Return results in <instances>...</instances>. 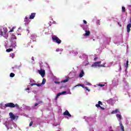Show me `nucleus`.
<instances>
[{
  "instance_id": "nucleus-37",
  "label": "nucleus",
  "mask_w": 131,
  "mask_h": 131,
  "mask_svg": "<svg viewBox=\"0 0 131 131\" xmlns=\"http://www.w3.org/2000/svg\"><path fill=\"white\" fill-rule=\"evenodd\" d=\"M86 84H87V85H92L91 83L88 82H86Z\"/></svg>"
},
{
  "instance_id": "nucleus-47",
  "label": "nucleus",
  "mask_w": 131,
  "mask_h": 131,
  "mask_svg": "<svg viewBox=\"0 0 131 131\" xmlns=\"http://www.w3.org/2000/svg\"><path fill=\"white\" fill-rule=\"evenodd\" d=\"M118 25H119V23H118Z\"/></svg>"
},
{
  "instance_id": "nucleus-32",
  "label": "nucleus",
  "mask_w": 131,
  "mask_h": 131,
  "mask_svg": "<svg viewBox=\"0 0 131 131\" xmlns=\"http://www.w3.org/2000/svg\"><path fill=\"white\" fill-rule=\"evenodd\" d=\"M37 83H33L31 84V86H33V85H36Z\"/></svg>"
},
{
  "instance_id": "nucleus-46",
  "label": "nucleus",
  "mask_w": 131,
  "mask_h": 131,
  "mask_svg": "<svg viewBox=\"0 0 131 131\" xmlns=\"http://www.w3.org/2000/svg\"><path fill=\"white\" fill-rule=\"evenodd\" d=\"M1 120H2V118L0 117V122H1Z\"/></svg>"
},
{
  "instance_id": "nucleus-2",
  "label": "nucleus",
  "mask_w": 131,
  "mask_h": 131,
  "mask_svg": "<svg viewBox=\"0 0 131 131\" xmlns=\"http://www.w3.org/2000/svg\"><path fill=\"white\" fill-rule=\"evenodd\" d=\"M52 40L54 42H56V43H58V45H60L62 42V40L59 38L57 36L53 35L52 37Z\"/></svg>"
},
{
  "instance_id": "nucleus-7",
  "label": "nucleus",
  "mask_w": 131,
  "mask_h": 131,
  "mask_svg": "<svg viewBox=\"0 0 131 131\" xmlns=\"http://www.w3.org/2000/svg\"><path fill=\"white\" fill-rule=\"evenodd\" d=\"M63 115L69 116V117H71V114L69 113V112H68L67 110H66L63 114Z\"/></svg>"
},
{
  "instance_id": "nucleus-22",
  "label": "nucleus",
  "mask_w": 131,
  "mask_h": 131,
  "mask_svg": "<svg viewBox=\"0 0 131 131\" xmlns=\"http://www.w3.org/2000/svg\"><path fill=\"white\" fill-rule=\"evenodd\" d=\"M28 20H29V18H28V17L27 16H26L25 18V21L28 22Z\"/></svg>"
},
{
  "instance_id": "nucleus-41",
  "label": "nucleus",
  "mask_w": 131,
  "mask_h": 131,
  "mask_svg": "<svg viewBox=\"0 0 131 131\" xmlns=\"http://www.w3.org/2000/svg\"><path fill=\"white\" fill-rule=\"evenodd\" d=\"M98 60V57H95L94 59V61H97Z\"/></svg>"
},
{
  "instance_id": "nucleus-9",
  "label": "nucleus",
  "mask_w": 131,
  "mask_h": 131,
  "mask_svg": "<svg viewBox=\"0 0 131 131\" xmlns=\"http://www.w3.org/2000/svg\"><path fill=\"white\" fill-rule=\"evenodd\" d=\"M35 15H36V13H31L29 16V19H34V17H35Z\"/></svg>"
},
{
  "instance_id": "nucleus-24",
  "label": "nucleus",
  "mask_w": 131,
  "mask_h": 131,
  "mask_svg": "<svg viewBox=\"0 0 131 131\" xmlns=\"http://www.w3.org/2000/svg\"><path fill=\"white\" fill-rule=\"evenodd\" d=\"M10 77H14V76H15V74L13 73H11L10 74Z\"/></svg>"
},
{
  "instance_id": "nucleus-39",
  "label": "nucleus",
  "mask_w": 131,
  "mask_h": 131,
  "mask_svg": "<svg viewBox=\"0 0 131 131\" xmlns=\"http://www.w3.org/2000/svg\"><path fill=\"white\" fill-rule=\"evenodd\" d=\"M12 38L13 39H17V38L16 37V36H14L13 37H12Z\"/></svg>"
},
{
  "instance_id": "nucleus-3",
  "label": "nucleus",
  "mask_w": 131,
  "mask_h": 131,
  "mask_svg": "<svg viewBox=\"0 0 131 131\" xmlns=\"http://www.w3.org/2000/svg\"><path fill=\"white\" fill-rule=\"evenodd\" d=\"M9 116L11 120H15L16 119H18V118L19 117L18 116L14 115V114H13V113H10Z\"/></svg>"
},
{
  "instance_id": "nucleus-45",
  "label": "nucleus",
  "mask_w": 131,
  "mask_h": 131,
  "mask_svg": "<svg viewBox=\"0 0 131 131\" xmlns=\"http://www.w3.org/2000/svg\"><path fill=\"white\" fill-rule=\"evenodd\" d=\"M26 90H27V91H29L30 89L29 88H27Z\"/></svg>"
},
{
  "instance_id": "nucleus-12",
  "label": "nucleus",
  "mask_w": 131,
  "mask_h": 131,
  "mask_svg": "<svg viewBox=\"0 0 131 131\" xmlns=\"http://www.w3.org/2000/svg\"><path fill=\"white\" fill-rule=\"evenodd\" d=\"M95 106L97 107V108H100V109H102V110H105V108L101 106V105H99V103L96 104Z\"/></svg>"
},
{
  "instance_id": "nucleus-42",
  "label": "nucleus",
  "mask_w": 131,
  "mask_h": 131,
  "mask_svg": "<svg viewBox=\"0 0 131 131\" xmlns=\"http://www.w3.org/2000/svg\"><path fill=\"white\" fill-rule=\"evenodd\" d=\"M60 51V49H57L56 50V52H59Z\"/></svg>"
},
{
  "instance_id": "nucleus-17",
  "label": "nucleus",
  "mask_w": 131,
  "mask_h": 131,
  "mask_svg": "<svg viewBox=\"0 0 131 131\" xmlns=\"http://www.w3.org/2000/svg\"><path fill=\"white\" fill-rule=\"evenodd\" d=\"M6 52H7V53H10V52H13V49L9 48L6 50Z\"/></svg>"
},
{
  "instance_id": "nucleus-23",
  "label": "nucleus",
  "mask_w": 131,
  "mask_h": 131,
  "mask_svg": "<svg viewBox=\"0 0 131 131\" xmlns=\"http://www.w3.org/2000/svg\"><path fill=\"white\" fill-rule=\"evenodd\" d=\"M68 80H69L68 79H66L65 80L61 81V82H63V83L67 82L68 81Z\"/></svg>"
},
{
  "instance_id": "nucleus-30",
  "label": "nucleus",
  "mask_w": 131,
  "mask_h": 131,
  "mask_svg": "<svg viewBox=\"0 0 131 131\" xmlns=\"http://www.w3.org/2000/svg\"><path fill=\"white\" fill-rule=\"evenodd\" d=\"M32 124H33V122L32 121H31L30 122L29 126H32Z\"/></svg>"
},
{
  "instance_id": "nucleus-21",
  "label": "nucleus",
  "mask_w": 131,
  "mask_h": 131,
  "mask_svg": "<svg viewBox=\"0 0 131 131\" xmlns=\"http://www.w3.org/2000/svg\"><path fill=\"white\" fill-rule=\"evenodd\" d=\"M122 11L123 13H124L125 12V7H122Z\"/></svg>"
},
{
  "instance_id": "nucleus-1",
  "label": "nucleus",
  "mask_w": 131,
  "mask_h": 131,
  "mask_svg": "<svg viewBox=\"0 0 131 131\" xmlns=\"http://www.w3.org/2000/svg\"><path fill=\"white\" fill-rule=\"evenodd\" d=\"M5 107H9L10 108H15V107H16V108L19 109V105H18L17 103L15 104L13 103L10 102L5 104Z\"/></svg>"
},
{
  "instance_id": "nucleus-16",
  "label": "nucleus",
  "mask_w": 131,
  "mask_h": 131,
  "mask_svg": "<svg viewBox=\"0 0 131 131\" xmlns=\"http://www.w3.org/2000/svg\"><path fill=\"white\" fill-rule=\"evenodd\" d=\"M6 126L7 127V129H9V128H10V129H13V127L12 126H11V124H9L8 125L6 124Z\"/></svg>"
},
{
  "instance_id": "nucleus-25",
  "label": "nucleus",
  "mask_w": 131,
  "mask_h": 131,
  "mask_svg": "<svg viewBox=\"0 0 131 131\" xmlns=\"http://www.w3.org/2000/svg\"><path fill=\"white\" fill-rule=\"evenodd\" d=\"M105 64L106 63H104L103 64H100L99 67H106V66H105Z\"/></svg>"
},
{
  "instance_id": "nucleus-33",
  "label": "nucleus",
  "mask_w": 131,
  "mask_h": 131,
  "mask_svg": "<svg viewBox=\"0 0 131 131\" xmlns=\"http://www.w3.org/2000/svg\"><path fill=\"white\" fill-rule=\"evenodd\" d=\"M85 89L86 90L88 91V92H90V90L88 87H85Z\"/></svg>"
},
{
  "instance_id": "nucleus-19",
  "label": "nucleus",
  "mask_w": 131,
  "mask_h": 131,
  "mask_svg": "<svg viewBox=\"0 0 131 131\" xmlns=\"http://www.w3.org/2000/svg\"><path fill=\"white\" fill-rule=\"evenodd\" d=\"M10 57H11L12 59H14V58H15V53H11L10 54Z\"/></svg>"
},
{
  "instance_id": "nucleus-48",
  "label": "nucleus",
  "mask_w": 131,
  "mask_h": 131,
  "mask_svg": "<svg viewBox=\"0 0 131 131\" xmlns=\"http://www.w3.org/2000/svg\"><path fill=\"white\" fill-rule=\"evenodd\" d=\"M120 27H121V25H120Z\"/></svg>"
},
{
  "instance_id": "nucleus-4",
  "label": "nucleus",
  "mask_w": 131,
  "mask_h": 131,
  "mask_svg": "<svg viewBox=\"0 0 131 131\" xmlns=\"http://www.w3.org/2000/svg\"><path fill=\"white\" fill-rule=\"evenodd\" d=\"M101 63H102V61H96L91 66V67H100Z\"/></svg>"
},
{
  "instance_id": "nucleus-28",
  "label": "nucleus",
  "mask_w": 131,
  "mask_h": 131,
  "mask_svg": "<svg viewBox=\"0 0 131 131\" xmlns=\"http://www.w3.org/2000/svg\"><path fill=\"white\" fill-rule=\"evenodd\" d=\"M4 32H3L2 31L0 32V36H4Z\"/></svg>"
},
{
  "instance_id": "nucleus-34",
  "label": "nucleus",
  "mask_w": 131,
  "mask_h": 131,
  "mask_svg": "<svg viewBox=\"0 0 131 131\" xmlns=\"http://www.w3.org/2000/svg\"><path fill=\"white\" fill-rule=\"evenodd\" d=\"M37 86H40L41 85H42V84L41 83H38L36 84Z\"/></svg>"
},
{
  "instance_id": "nucleus-20",
  "label": "nucleus",
  "mask_w": 131,
  "mask_h": 131,
  "mask_svg": "<svg viewBox=\"0 0 131 131\" xmlns=\"http://www.w3.org/2000/svg\"><path fill=\"white\" fill-rule=\"evenodd\" d=\"M46 81H47V80H46L45 78H43L42 79V83H41V84H45V83H46Z\"/></svg>"
},
{
  "instance_id": "nucleus-18",
  "label": "nucleus",
  "mask_w": 131,
  "mask_h": 131,
  "mask_svg": "<svg viewBox=\"0 0 131 131\" xmlns=\"http://www.w3.org/2000/svg\"><path fill=\"white\" fill-rule=\"evenodd\" d=\"M116 117H117V118H119L120 119V120H121V115L120 114H117L116 115Z\"/></svg>"
},
{
  "instance_id": "nucleus-40",
  "label": "nucleus",
  "mask_w": 131,
  "mask_h": 131,
  "mask_svg": "<svg viewBox=\"0 0 131 131\" xmlns=\"http://www.w3.org/2000/svg\"><path fill=\"white\" fill-rule=\"evenodd\" d=\"M38 104H39L38 103H38H35V107H36V106H38Z\"/></svg>"
},
{
  "instance_id": "nucleus-44",
  "label": "nucleus",
  "mask_w": 131,
  "mask_h": 131,
  "mask_svg": "<svg viewBox=\"0 0 131 131\" xmlns=\"http://www.w3.org/2000/svg\"><path fill=\"white\" fill-rule=\"evenodd\" d=\"M40 103H42V101H39V102H38V104H40Z\"/></svg>"
},
{
  "instance_id": "nucleus-8",
  "label": "nucleus",
  "mask_w": 131,
  "mask_h": 131,
  "mask_svg": "<svg viewBox=\"0 0 131 131\" xmlns=\"http://www.w3.org/2000/svg\"><path fill=\"white\" fill-rule=\"evenodd\" d=\"M16 45H17V43L15 42V41H11V47L12 48H16Z\"/></svg>"
},
{
  "instance_id": "nucleus-10",
  "label": "nucleus",
  "mask_w": 131,
  "mask_h": 131,
  "mask_svg": "<svg viewBox=\"0 0 131 131\" xmlns=\"http://www.w3.org/2000/svg\"><path fill=\"white\" fill-rule=\"evenodd\" d=\"M85 33L83 34L84 36H89L90 34H91V32L90 31L85 30Z\"/></svg>"
},
{
  "instance_id": "nucleus-31",
  "label": "nucleus",
  "mask_w": 131,
  "mask_h": 131,
  "mask_svg": "<svg viewBox=\"0 0 131 131\" xmlns=\"http://www.w3.org/2000/svg\"><path fill=\"white\" fill-rule=\"evenodd\" d=\"M14 29H15V28L13 27L9 31V32H13L14 31Z\"/></svg>"
},
{
  "instance_id": "nucleus-13",
  "label": "nucleus",
  "mask_w": 131,
  "mask_h": 131,
  "mask_svg": "<svg viewBox=\"0 0 131 131\" xmlns=\"http://www.w3.org/2000/svg\"><path fill=\"white\" fill-rule=\"evenodd\" d=\"M77 86H81L82 88H83V89H85V86H84V85L83 84H78L77 85H76L74 88H76Z\"/></svg>"
},
{
  "instance_id": "nucleus-14",
  "label": "nucleus",
  "mask_w": 131,
  "mask_h": 131,
  "mask_svg": "<svg viewBox=\"0 0 131 131\" xmlns=\"http://www.w3.org/2000/svg\"><path fill=\"white\" fill-rule=\"evenodd\" d=\"M118 112H119V110L116 108L115 111H113L112 112V114H116V113H118Z\"/></svg>"
},
{
  "instance_id": "nucleus-38",
  "label": "nucleus",
  "mask_w": 131,
  "mask_h": 131,
  "mask_svg": "<svg viewBox=\"0 0 131 131\" xmlns=\"http://www.w3.org/2000/svg\"><path fill=\"white\" fill-rule=\"evenodd\" d=\"M83 23L84 24H88V22H86L85 20H83Z\"/></svg>"
},
{
  "instance_id": "nucleus-11",
  "label": "nucleus",
  "mask_w": 131,
  "mask_h": 131,
  "mask_svg": "<svg viewBox=\"0 0 131 131\" xmlns=\"http://www.w3.org/2000/svg\"><path fill=\"white\" fill-rule=\"evenodd\" d=\"M119 124H120V126L121 130L124 131V126H123V124H122V123H121V121L119 122Z\"/></svg>"
},
{
  "instance_id": "nucleus-5",
  "label": "nucleus",
  "mask_w": 131,
  "mask_h": 131,
  "mask_svg": "<svg viewBox=\"0 0 131 131\" xmlns=\"http://www.w3.org/2000/svg\"><path fill=\"white\" fill-rule=\"evenodd\" d=\"M38 72L42 78L45 77V75H46V71L45 70H38Z\"/></svg>"
},
{
  "instance_id": "nucleus-43",
  "label": "nucleus",
  "mask_w": 131,
  "mask_h": 131,
  "mask_svg": "<svg viewBox=\"0 0 131 131\" xmlns=\"http://www.w3.org/2000/svg\"><path fill=\"white\" fill-rule=\"evenodd\" d=\"M26 31H27V33H28H28H29V30H26Z\"/></svg>"
},
{
  "instance_id": "nucleus-36",
  "label": "nucleus",
  "mask_w": 131,
  "mask_h": 131,
  "mask_svg": "<svg viewBox=\"0 0 131 131\" xmlns=\"http://www.w3.org/2000/svg\"><path fill=\"white\" fill-rule=\"evenodd\" d=\"M55 83H56L57 84H60V82L58 81H55Z\"/></svg>"
},
{
  "instance_id": "nucleus-29",
  "label": "nucleus",
  "mask_w": 131,
  "mask_h": 131,
  "mask_svg": "<svg viewBox=\"0 0 131 131\" xmlns=\"http://www.w3.org/2000/svg\"><path fill=\"white\" fill-rule=\"evenodd\" d=\"M98 86H101V88L103 86H105V84H99Z\"/></svg>"
},
{
  "instance_id": "nucleus-26",
  "label": "nucleus",
  "mask_w": 131,
  "mask_h": 131,
  "mask_svg": "<svg viewBox=\"0 0 131 131\" xmlns=\"http://www.w3.org/2000/svg\"><path fill=\"white\" fill-rule=\"evenodd\" d=\"M126 68L128 67V60L126 61V65L125 66Z\"/></svg>"
},
{
  "instance_id": "nucleus-35",
  "label": "nucleus",
  "mask_w": 131,
  "mask_h": 131,
  "mask_svg": "<svg viewBox=\"0 0 131 131\" xmlns=\"http://www.w3.org/2000/svg\"><path fill=\"white\" fill-rule=\"evenodd\" d=\"M98 104H99V105H103V103L100 101H98Z\"/></svg>"
},
{
  "instance_id": "nucleus-27",
  "label": "nucleus",
  "mask_w": 131,
  "mask_h": 131,
  "mask_svg": "<svg viewBox=\"0 0 131 131\" xmlns=\"http://www.w3.org/2000/svg\"><path fill=\"white\" fill-rule=\"evenodd\" d=\"M118 67H119V69L117 71H121V65H119Z\"/></svg>"
},
{
  "instance_id": "nucleus-15",
  "label": "nucleus",
  "mask_w": 131,
  "mask_h": 131,
  "mask_svg": "<svg viewBox=\"0 0 131 131\" xmlns=\"http://www.w3.org/2000/svg\"><path fill=\"white\" fill-rule=\"evenodd\" d=\"M84 75V72H83V70H82L79 74V77H82Z\"/></svg>"
},
{
  "instance_id": "nucleus-6",
  "label": "nucleus",
  "mask_w": 131,
  "mask_h": 131,
  "mask_svg": "<svg viewBox=\"0 0 131 131\" xmlns=\"http://www.w3.org/2000/svg\"><path fill=\"white\" fill-rule=\"evenodd\" d=\"M67 92L66 91H63L61 93H59L58 94H57L56 97V100H57V99H58V98H59V97H60V96H61V95H64V94H67Z\"/></svg>"
}]
</instances>
